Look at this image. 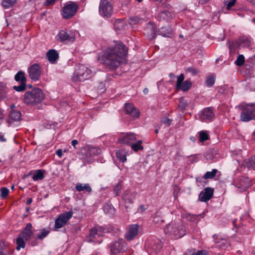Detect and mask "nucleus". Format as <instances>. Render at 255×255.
Wrapping results in <instances>:
<instances>
[{
    "instance_id": "obj_10",
    "label": "nucleus",
    "mask_w": 255,
    "mask_h": 255,
    "mask_svg": "<svg viewBox=\"0 0 255 255\" xmlns=\"http://www.w3.org/2000/svg\"><path fill=\"white\" fill-rule=\"evenodd\" d=\"M56 40L60 42L68 44L72 43L75 40L74 34L71 32L65 30H60L56 36Z\"/></svg>"
},
{
    "instance_id": "obj_17",
    "label": "nucleus",
    "mask_w": 255,
    "mask_h": 255,
    "mask_svg": "<svg viewBox=\"0 0 255 255\" xmlns=\"http://www.w3.org/2000/svg\"><path fill=\"white\" fill-rule=\"evenodd\" d=\"M139 226L137 224H132L129 226L128 231L125 233V238L128 241L133 240L137 235Z\"/></svg>"
},
{
    "instance_id": "obj_4",
    "label": "nucleus",
    "mask_w": 255,
    "mask_h": 255,
    "mask_svg": "<svg viewBox=\"0 0 255 255\" xmlns=\"http://www.w3.org/2000/svg\"><path fill=\"white\" fill-rule=\"evenodd\" d=\"M94 74V72L85 65H79L76 67L71 80L73 82H81L89 79Z\"/></svg>"
},
{
    "instance_id": "obj_44",
    "label": "nucleus",
    "mask_w": 255,
    "mask_h": 255,
    "mask_svg": "<svg viewBox=\"0 0 255 255\" xmlns=\"http://www.w3.org/2000/svg\"><path fill=\"white\" fill-rule=\"evenodd\" d=\"M16 0H2V5L5 8L12 6L16 2Z\"/></svg>"
},
{
    "instance_id": "obj_64",
    "label": "nucleus",
    "mask_w": 255,
    "mask_h": 255,
    "mask_svg": "<svg viewBox=\"0 0 255 255\" xmlns=\"http://www.w3.org/2000/svg\"><path fill=\"white\" fill-rule=\"evenodd\" d=\"M218 236L216 235H214L213 236V238L215 239V240H216V239H219V240H224L221 237H219L218 238Z\"/></svg>"
},
{
    "instance_id": "obj_57",
    "label": "nucleus",
    "mask_w": 255,
    "mask_h": 255,
    "mask_svg": "<svg viewBox=\"0 0 255 255\" xmlns=\"http://www.w3.org/2000/svg\"><path fill=\"white\" fill-rule=\"evenodd\" d=\"M2 246L0 245V255H12V252L8 253H4L3 252Z\"/></svg>"
},
{
    "instance_id": "obj_41",
    "label": "nucleus",
    "mask_w": 255,
    "mask_h": 255,
    "mask_svg": "<svg viewBox=\"0 0 255 255\" xmlns=\"http://www.w3.org/2000/svg\"><path fill=\"white\" fill-rule=\"evenodd\" d=\"M218 172L217 169H213L211 171H207L204 175L203 178L205 179H213L215 177Z\"/></svg>"
},
{
    "instance_id": "obj_53",
    "label": "nucleus",
    "mask_w": 255,
    "mask_h": 255,
    "mask_svg": "<svg viewBox=\"0 0 255 255\" xmlns=\"http://www.w3.org/2000/svg\"><path fill=\"white\" fill-rule=\"evenodd\" d=\"M186 71L189 73H191L193 75H196L199 72V70L193 67H188L186 69Z\"/></svg>"
},
{
    "instance_id": "obj_12",
    "label": "nucleus",
    "mask_w": 255,
    "mask_h": 255,
    "mask_svg": "<svg viewBox=\"0 0 255 255\" xmlns=\"http://www.w3.org/2000/svg\"><path fill=\"white\" fill-rule=\"evenodd\" d=\"M113 10V7L112 3L108 0H101L99 4L100 14L107 18L111 16Z\"/></svg>"
},
{
    "instance_id": "obj_37",
    "label": "nucleus",
    "mask_w": 255,
    "mask_h": 255,
    "mask_svg": "<svg viewBox=\"0 0 255 255\" xmlns=\"http://www.w3.org/2000/svg\"><path fill=\"white\" fill-rule=\"evenodd\" d=\"M192 85V82L189 80H187L180 86L179 90L180 89L184 92H187L191 88Z\"/></svg>"
},
{
    "instance_id": "obj_52",
    "label": "nucleus",
    "mask_w": 255,
    "mask_h": 255,
    "mask_svg": "<svg viewBox=\"0 0 255 255\" xmlns=\"http://www.w3.org/2000/svg\"><path fill=\"white\" fill-rule=\"evenodd\" d=\"M172 121H173L172 119H168V118H167L166 117H163L161 119V122L164 125H165L168 127L171 125Z\"/></svg>"
},
{
    "instance_id": "obj_39",
    "label": "nucleus",
    "mask_w": 255,
    "mask_h": 255,
    "mask_svg": "<svg viewBox=\"0 0 255 255\" xmlns=\"http://www.w3.org/2000/svg\"><path fill=\"white\" fill-rule=\"evenodd\" d=\"M142 142V141L141 140H139L136 143H132L131 145V149L135 152H137L139 150H142L143 149V147L141 145Z\"/></svg>"
},
{
    "instance_id": "obj_61",
    "label": "nucleus",
    "mask_w": 255,
    "mask_h": 255,
    "mask_svg": "<svg viewBox=\"0 0 255 255\" xmlns=\"http://www.w3.org/2000/svg\"><path fill=\"white\" fill-rule=\"evenodd\" d=\"M210 0H198L199 3L201 4H204L205 3H206L207 2H208Z\"/></svg>"
},
{
    "instance_id": "obj_50",
    "label": "nucleus",
    "mask_w": 255,
    "mask_h": 255,
    "mask_svg": "<svg viewBox=\"0 0 255 255\" xmlns=\"http://www.w3.org/2000/svg\"><path fill=\"white\" fill-rule=\"evenodd\" d=\"M0 196L2 198H5L8 194L9 192V190L8 188L6 187H2L0 189Z\"/></svg>"
},
{
    "instance_id": "obj_51",
    "label": "nucleus",
    "mask_w": 255,
    "mask_h": 255,
    "mask_svg": "<svg viewBox=\"0 0 255 255\" xmlns=\"http://www.w3.org/2000/svg\"><path fill=\"white\" fill-rule=\"evenodd\" d=\"M153 221L155 224L160 225L164 223V220L162 219L160 216L155 215L153 217Z\"/></svg>"
},
{
    "instance_id": "obj_25",
    "label": "nucleus",
    "mask_w": 255,
    "mask_h": 255,
    "mask_svg": "<svg viewBox=\"0 0 255 255\" xmlns=\"http://www.w3.org/2000/svg\"><path fill=\"white\" fill-rule=\"evenodd\" d=\"M158 34L164 37H171L173 32L169 26H163L158 30Z\"/></svg>"
},
{
    "instance_id": "obj_7",
    "label": "nucleus",
    "mask_w": 255,
    "mask_h": 255,
    "mask_svg": "<svg viewBox=\"0 0 255 255\" xmlns=\"http://www.w3.org/2000/svg\"><path fill=\"white\" fill-rule=\"evenodd\" d=\"M242 112L240 114V120L244 122H248L255 117V104H247L241 107Z\"/></svg>"
},
{
    "instance_id": "obj_31",
    "label": "nucleus",
    "mask_w": 255,
    "mask_h": 255,
    "mask_svg": "<svg viewBox=\"0 0 255 255\" xmlns=\"http://www.w3.org/2000/svg\"><path fill=\"white\" fill-rule=\"evenodd\" d=\"M103 210L106 214L110 216H113L116 213V209L114 206L109 203H106L103 207Z\"/></svg>"
},
{
    "instance_id": "obj_16",
    "label": "nucleus",
    "mask_w": 255,
    "mask_h": 255,
    "mask_svg": "<svg viewBox=\"0 0 255 255\" xmlns=\"http://www.w3.org/2000/svg\"><path fill=\"white\" fill-rule=\"evenodd\" d=\"M213 194L214 189L211 187H206L199 194V200L206 202L213 197Z\"/></svg>"
},
{
    "instance_id": "obj_15",
    "label": "nucleus",
    "mask_w": 255,
    "mask_h": 255,
    "mask_svg": "<svg viewBox=\"0 0 255 255\" xmlns=\"http://www.w3.org/2000/svg\"><path fill=\"white\" fill-rule=\"evenodd\" d=\"M145 30L147 36L150 40L155 39L157 34H158L157 27L154 23L151 21L147 23Z\"/></svg>"
},
{
    "instance_id": "obj_11",
    "label": "nucleus",
    "mask_w": 255,
    "mask_h": 255,
    "mask_svg": "<svg viewBox=\"0 0 255 255\" xmlns=\"http://www.w3.org/2000/svg\"><path fill=\"white\" fill-rule=\"evenodd\" d=\"M73 212L69 211L61 214L59 217L55 220L54 231H57L58 229L61 228L64 225H66L73 215Z\"/></svg>"
},
{
    "instance_id": "obj_3",
    "label": "nucleus",
    "mask_w": 255,
    "mask_h": 255,
    "mask_svg": "<svg viewBox=\"0 0 255 255\" xmlns=\"http://www.w3.org/2000/svg\"><path fill=\"white\" fill-rule=\"evenodd\" d=\"M164 232L173 239H179L186 234L185 226L181 223L175 222H171L166 225Z\"/></svg>"
},
{
    "instance_id": "obj_45",
    "label": "nucleus",
    "mask_w": 255,
    "mask_h": 255,
    "mask_svg": "<svg viewBox=\"0 0 255 255\" xmlns=\"http://www.w3.org/2000/svg\"><path fill=\"white\" fill-rule=\"evenodd\" d=\"M187 106V102L185 101L184 98H180L178 104L179 108L182 111H184L186 109Z\"/></svg>"
},
{
    "instance_id": "obj_55",
    "label": "nucleus",
    "mask_w": 255,
    "mask_h": 255,
    "mask_svg": "<svg viewBox=\"0 0 255 255\" xmlns=\"http://www.w3.org/2000/svg\"><path fill=\"white\" fill-rule=\"evenodd\" d=\"M192 255H208V252L206 250L198 251L193 253Z\"/></svg>"
},
{
    "instance_id": "obj_49",
    "label": "nucleus",
    "mask_w": 255,
    "mask_h": 255,
    "mask_svg": "<svg viewBox=\"0 0 255 255\" xmlns=\"http://www.w3.org/2000/svg\"><path fill=\"white\" fill-rule=\"evenodd\" d=\"M162 246L161 242L158 240L157 242L154 244V245L153 246L152 249L153 250L156 252H159L160 250L162 248Z\"/></svg>"
},
{
    "instance_id": "obj_60",
    "label": "nucleus",
    "mask_w": 255,
    "mask_h": 255,
    "mask_svg": "<svg viewBox=\"0 0 255 255\" xmlns=\"http://www.w3.org/2000/svg\"><path fill=\"white\" fill-rule=\"evenodd\" d=\"M6 139L4 137V135L2 134L1 132H0V142H5Z\"/></svg>"
},
{
    "instance_id": "obj_26",
    "label": "nucleus",
    "mask_w": 255,
    "mask_h": 255,
    "mask_svg": "<svg viewBox=\"0 0 255 255\" xmlns=\"http://www.w3.org/2000/svg\"><path fill=\"white\" fill-rule=\"evenodd\" d=\"M99 231V236H102V234L100 233H111L115 232V228L111 225H108L107 226H97Z\"/></svg>"
},
{
    "instance_id": "obj_23",
    "label": "nucleus",
    "mask_w": 255,
    "mask_h": 255,
    "mask_svg": "<svg viewBox=\"0 0 255 255\" xmlns=\"http://www.w3.org/2000/svg\"><path fill=\"white\" fill-rule=\"evenodd\" d=\"M21 113L20 111L12 110L9 113L8 117L7 122L11 125L13 122L19 121L21 120Z\"/></svg>"
},
{
    "instance_id": "obj_1",
    "label": "nucleus",
    "mask_w": 255,
    "mask_h": 255,
    "mask_svg": "<svg viewBox=\"0 0 255 255\" xmlns=\"http://www.w3.org/2000/svg\"><path fill=\"white\" fill-rule=\"evenodd\" d=\"M128 48L122 42H117L114 46L108 48L99 57L98 60L111 70H116L122 59L128 54Z\"/></svg>"
},
{
    "instance_id": "obj_30",
    "label": "nucleus",
    "mask_w": 255,
    "mask_h": 255,
    "mask_svg": "<svg viewBox=\"0 0 255 255\" xmlns=\"http://www.w3.org/2000/svg\"><path fill=\"white\" fill-rule=\"evenodd\" d=\"M99 231L97 227L92 228L90 230L89 234L86 238L88 242L92 243L94 242V239L96 238V235H99Z\"/></svg>"
},
{
    "instance_id": "obj_22",
    "label": "nucleus",
    "mask_w": 255,
    "mask_h": 255,
    "mask_svg": "<svg viewBox=\"0 0 255 255\" xmlns=\"http://www.w3.org/2000/svg\"><path fill=\"white\" fill-rule=\"evenodd\" d=\"M32 227V226L31 223H27L23 231L18 235H20V237L24 238L25 241L29 240L33 235Z\"/></svg>"
},
{
    "instance_id": "obj_28",
    "label": "nucleus",
    "mask_w": 255,
    "mask_h": 255,
    "mask_svg": "<svg viewBox=\"0 0 255 255\" xmlns=\"http://www.w3.org/2000/svg\"><path fill=\"white\" fill-rule=\"evenodd\" d=\"M218 151L215 149H210L205 154V157L207 160H213L218 158Z\"/></svg>"
},
{
    "instance_id": "obj_6",
    "label": "nucleus",
    "mask_w": 255,
    "mask_h": 255,
    "mask_svg": "<svg viewBox=\"0 0 255 255\" xmlns=\"http://www.w3.org/2000/svg\"><path fill=\"white\" fill-rule=\"evenodd\" d=\"M101 153V149L98 146L87 145L80 149V155H82L87 163L93 160L94 156Z\"/></svg>"
},
{
    "instance_id": "obj_29",
    "label": "nucleus",
    "mask_w": 255,
    "mask_h": 255,
    "mask_svg": "<svg viewBox=\"0 0 255 255\" xmlns=\"http://www.w3.org/2000/svg\"><path fill=\"white\" fill-rule=\"evenodd\" d=\"M243 165L249 169L255 170V155L243 161Z\"/></svg>"
},
{
    "instance_id": "obj_8",
    "label": "nucleus",
    "mask_w": 255,
    "mask_h": 255,
    "mask_svg": "<svg viewBox=\"0 0 255 255\" xmlns=\"http://www.w3.org/2000/svg\"><path fill=\"white\" fill-rule=\"evenodd\" d=\"M78 8V4L76 2L70 1L65 3L62 11L63 18L67 19L74 16Z\"/></svg>"
},
{
    "instance_id": "obj_48",
    "label": "nucleus",
    "mask_w": 255,
    "mask_h": 255,
    "mask_svg": "<svg viewBox=\"0 0 255 255\" xmlns=\"http://www.w3.org/2000/svg\"><path fill=\"white\" fill-rule=\"evenodd\" d=\"M50 230L43 229L41 234L37 235V238L40 240H42L50 233Z\"/></svg>"
},
{
    "instance_id": "obj_20",
    "label": "nucleus",
    "mask_w": 255,
    "mask_h": 255,
    "mask_svg": "<svg viewBox=\"0 0 255 255\" xmlns=\"http://www.w3.org/2000/svg\"><path fill=\"white\" fill-rule=\"evenodd\" d=\"M251 180L248 177L240 178L236 183V186L243 190H246L252 185Z\"/></svg>"
},
{
    "instance_id": "obj_47",
    "label": "nucleus",
    "mask_w": 255,
    "mask_h": 255,
    "mask_svg": "<svg viewBox=\"0 0 255 255\" xmlns=\"http://www.w3.org/2000/svg\"><path fill=\"white\" fill-rule=\"evenodd\" d=\"M245 63V57L243 55L240 54L239 55L237 60L235 61L236 64L238 66H241L244 65Z\"/></svg>"
},
{
    "instance_id": "obj_21",
    "label": "nucleus",
    "mask_w": 255,
    "mask_h": 255,
    "mask_svg": "<svg viewBox=\"0 0 255 255\" xmlns=\"http://www.w3.org/2000/svg\"><path fill=\"white\" fill-rule=\"evenodd\" d=\"M135 135L133 133H128L126 135L123 136L118 139L120 143L130 145L135 140H136Z\"/></svg>"
},
{
    "instance_id": "obj_40",
    "label": "nucleus",
    "mask_w": 255,
    "mask_h": 255,
    "mask_svg": "<svg viewBox=\"0 0 255 255\" xmlns=\"http://www.w3.org/2000/svg\"><path fill=\"white\" fill-rule=\"evenodd\" d=\"M199 136V141L201 142H203L204 141L207 140L209 139V135L207 133L206 131L201 130L198 132Z\"/></svg>"
},
{
    "instance_id": "obj_9",
    "label": "nucleus",
    "mask_w": 255,
    "mask_h": 255,
    "mask_svg": "<svg viewBox=\"0 0 255 255\" xmlns=\"http://www.w3.org/2000/svg\"><path fill=\"white\" fill-rule=\"evenodd\" d=\"M15 81L20 83L19 86H14L13 88L17 92H21L25 91L27 87L26 78L25 73L22 71H19L14 76Z\"/></svg>"
},
{
    "instance_id": "obj_27",
    "label": "nucleus",
    "mask_w": 255,
    "mask_h": 255,
    "mask_svg": "<svg viewBox=\"0 0 255 255\" xmlns=\"http://www.w3.org/2000/svg\"><path fill=\"white\" fill-rule=\"evenodd\" d=\"M75 189L79 191H85L88 193H91L92 189L90 187L89 184H82L80 183H78L76 185Z\"/></svg>"
},
{
    "instance_id": "obj_13",
    "label": "nucleus",
    "mask_w": 255,
    "mask_h": 255,
    "mask_svg": "<svg viewBox=\"0 0 255 255\" xmlns=\"http://www.w3.org/2000/svg\"><path fill=\"white\" fill-rule=\"evenodd\" d=\"M29 78L33 81L36 82L41 78L42 68L38 63L31 65L28 69Z\"/></svg>"
},
{
    "instance_id": "obj_54",
    "label": "nucleus",
    "mask_w": 255,
    "mask_h": 255,
    "mask_svg": "<svg viewBox=\"0 0 255 255\" xmlns=\"http://www.w3.org/2000/svg\"><path fill=\"white\" fill-rule=\"evenodd\" d=\"M250 81L248 82L247 86L251 90H255V81L254 80H249Z\"/></svg>"
},
{
    "instance_id": "obj_36",
    "label": "nucleus",
    "mask_w": 255,
    "mask_h": 255,
    "mask_svg": "<svg viewBox=\"0 0 255 255\" xmlns=\"http://www.w3.org/2000/svg\"><path fill=\"white\" fill-rule=\"evenodd\" d=\"M117 158L123 163L127 161V155L123 150H118L116 151Z\"/></svg>"
},
{
    "instance_id": "obj_59",
    "label": "nucleus",
    "mask_w": 255,
    "mask_h": 255,
    "mask_svg": "<svg viewBox=\"0 0 255 255\" xmlns=\"http://www.w3.org/2000/svg\"><path fill=\"white\" fill-rule=\"evenodd\" d=\"M56 154L60 157H61L63 153H62V150L61 149H59L56 151Z\"/></svg>"
},
{
    "instance_id": "obj_63",
    "label": "nucleus",
    "mask_w": 255,
    "mask_h": 255,
    "mask_svg": "<svg viewBox=\"0 0 255 255\" xmlns=\"http://www.w3.org/2000/svg\"><path fill=\"white\" fill-rule=\"evenodd\" d=\"M196 161H197V159L196 156L195 155L194 157H193L192 159H191V162L193 163Z\"/></svg>"
},
{
    "instance_id": "obj_32",
    "label": "nucleus",
    "mask_w": 255,
    "mask_h": 255,
    "mask_svg": "<svg viewBox=\"0 0 255 255\" xmlns=\"http://www.w3.org/2000/svg\"><path fill=\"white\" fill-rule=\"evenodd\" d=\"M44 172L45 171L42 169L35 170L32 176V179L35 181L42 180L45 177Z\"/></svg>"
},
{
    "instance_id": "obj_56",
    "label": "nucleus",
    "mask_w": 255,
    "mask_h": 255,
    "mask_svg": "<svg viewBox=\"0 0 255 255\" xmlns=\"http://www.w3.org/2000/svg\"><path fill=\"white\" fill-rule=\"evenodd\" d=\"M236 2V0H231L227 5V8L230 9L232 6H233Z\"/></svg>"
},
{
    "instance_id": "obj_62",
    "label": "nucleus",
    "mask_w": 255,
    "mask_h": 255,
    "mask_svg": "<svg viewBox=\"0 0 255 255\" xmlns=\"http://www.w3.org/2000/svg\"><path fill=\"white\" fill-rule=\"evenodd\" d=\"M32 202V199L31 198H29L26 202V205H30Z\"/></svg>"
},
{
    "instance_id": "obj_5",
    "label": "nucleus",
    "mask_w": 255,
    "mask_h": 255,
    "mask_svg": "<svg viewBox=\"0 0 255 255\" xmlns=\"http://www.w3.org/2000/svg\"><path fill=\"white\" fill-rule=\"evenodd\" d=\"M108 247L110 249V255H118L126 253L128 250V244L123 238L112 242Z\"/></svg>"
},
{
    "instance_id": "obj_35",
    "label": "nucleus",
    "mask_w": 255,
    "mask_h": 255,
    "mask_svg": "<svg viewBox=\"0 0 255 255\" xmlns=\"http://www.w3.org/2000/svg\"><path fill=\"white\" fill-rule=\"evenodd\" d=\"M158 16L161 20L167 21L171 17L172 14L168 10H163L159 13Z\"/></svg>"
},
{
    "instance_id": "obj_58",
    "label": "nucleus",
    "mask_w": 255,
    "mask_h": 255,
    "mask_svg": "<svg viewBox=\"0 0 255 255\" xmlns=\"http://www.w3.org/2000/svg\"><path fill=\"white\" fill-rule=\"evenodd\" d=\"M72 145L73 146L75 149H77L76 145L78 144V141L76 139L73 140L71 142Z\"/></svg>"
},
{
    "instance_id": "obj_42",
    "label": "nucleus",
    "mask_w": 255,
    "mask_h": 255,
    "mask_svg": "<svg viewBox=\"0 0 255 255\" xmlns=\"http://www.w3.org/2000/svg\"><path fill=\"white\" fill-rule=\"evenodd\" d=\"M215 82V78L214 76L212 75H210L207 77L205 83L207 86L211 87L214 85Z\"/></svg>"
},
{
    "instance_id": "obj_2",
    "label": "nucleus",
    "mask_w": 255,
    "mask_h": 255,
    "mask_svg": "<svg viewBox=\"0 0 255 255\" xmlns=\"http://www.w3.org/2000/svg\"><path fill=\"white\" fill-rule=\"evenodd\" d=\"M45 98V94L42 90L37 87L26 91L23 98V103L27 106L34 107L41 103Z\"/></svg>"
},
{
    "instance_id": "obj_18",
    "label": "nucleus",
    "mask_w": 255,
    "mask_h": 255,
    "mask_svg": "<svg viewBox=\"0 0 255 255\" xmlns=\"http://www.w3.org/2000/svg\"><path fill=\"white\" fill-rule=\"evenodd\" d=\"M136 192L127 190L123 193L122 199L125 204H132L136 198Z\"/></svg>"
},
{
    "instance_id": "obj_43",
    "label": "nucleus",
    "mask_w": 255,
    "mask_h": 255,
    "mask_svg": "<svg viewBox=\"0 0 255 255\" xmlns=\"http://www.w3.org/2000/svg\"><path fill=\"white\" fill-rule=\"evenodd\" d=\"M122 189V182L120 181L116 184L113 189V192L116 196H119L121 192Z\"/></svg>"
},
{
    "instance_id": "obj_46",
    "label": "nucleus",
    "mask_w": 255,
    "mask_h": 255,
    "mask_svg": "<svg viewBox=\"0 0 255 255\" xmlns=\"http://www.w3.org/2000/svg\"><path fill=\"white\" fill-rule=\"evenodd\" d=\"M184 75L183 74H181L179 76L177 77V80L176 85V89L177 90H179L180 86L182 85L184 82Z\"/></svg>"
},
{
    "instance_id": "obj_34",
    "label": "nucleus",
    "mask_w": 255,
    "mask_h": 255,
    "mask_svg": "<svg viewBox=\"0 0 255 255\" xmlns=\"http://www.w3.org/2000/svg\"><path fill=\"white\" fill-rule=\"evenodd\" d=\"M24 238L18 235V237L16 240V249L17 251H19L21 248L24 249L25 247V243L24 241Z\"/></svg>"
},
{
    "instance_id": "obj_19",
    "label": "nucleus",
    "mask_w": 255,
    "mask_h": 255,
    "mask_svg": "<svg viewBox=\"0 0 255 255\" xmlns=\"http://www.w3.org/2000/svg\"><path fill=\"white\" fill-rule=\"evenodd\" d=\"M125 110L127 114L129 115L134 119L139 117V111L134 107L132 104L126 103L125 104Z\"/></svg>"
},
{
    "instance_id": "obj_38",
    "label": "nucleus",
    "mask_w": 255,
    "mask_h": 255,
    "mask_svg": "<svg viewBox=\"0 0 255 255\" xmlns=\"http://www.w3.org/2000/svg\"><path fill=\"white\" fill-rule=\"evenodd\" d=\"M129 20V24L130 25H135L137 23H142L145 21L144 19L143 18L137 16L131 17L130 18Z\"/></svg>"
},
{
    "instance_id": "obj_14",
    "label": "nucleus",
    "mask_w": 255,
    "mask_h": 255,
    "mask_svg": "<svg viewBox=\"0 0 255 255\" xmlns=\"http://www.w3.org/2000/svg\"><path fill=\"white\" fill-rule=\"evenodd\" d=\"M214 117V108L211 107L203 109L199 114L200 119L204 121L206 120L211 121Z\"/></svg>"
},
{
    "instance_id": "obj_24",
    "label": "nucleus",
    "mask_w": 255,
    "mask_h": 255,
    "mask_svg": "<svg viewBox=\"0 0 255 255\" xmlns=\"http://www.w3.org/2000/svg\"><path fill=\"white\" fill-rule=\"evenodd\" d=\"M46 57L50 63L55 64L59 56L58 52L56 50L51 49L47 51Z\"/></svg>"
},
{
    "instance_id": "obj_33",
    "label": "nucleus",
    "mask_w": 255,
    "mask_h": 255,
    "mask_svg": "<svg viewBox=\"0 0 255 255\" xmlns=\"http://www.w3.org/2000/svg\"><path fill=\"white\" fill-rule=\"evenodd\" d=\"M125 26L126 25L124 21L120 18L116 19L114 23V27L116 31L123 30L125 29Z\"/></svg>"
}]
</instances>
